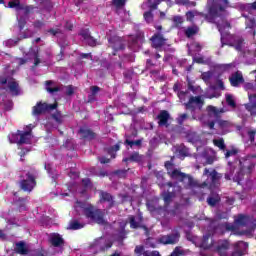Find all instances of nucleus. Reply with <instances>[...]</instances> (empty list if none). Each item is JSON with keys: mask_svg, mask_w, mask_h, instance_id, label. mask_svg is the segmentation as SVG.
I'll return each instance as SVG.
<instances>
[{"mask_svg": "<svg viewBox=\"0 0 256 256\" xmlns=\"http://www.w3.org/2000/svg\"><path fill=\"white\" fill-rule=\"evenodd\" d=\"M30 152H31V149L22 148L21 151L19 152L20 161H25V159H24L25 155H27Z\"/></svg>", "mask_w": 256, "mask_h": 256, "instance_id": "4d7b16f0", "label": "nucleus"}, {"mask_svg": "<svg viewBox=\"0 0 256 256\" xmlns=\"http://www.w3.org/2000/svg\"><path fill=\"white\" fill-rule=\"evenodd\" d=\"M180 237L181 234H179V232H175L168 235H162L157 241L161 245H176V243H179Z\"/></svg>", "mask_w": 256, "mask_h": 256, "instance_id": "39448f33", "label": "nucleus"}, {"mask_svg": "<svg viewBox=\"0 0 256 256\" xmlns=\"http://www.w3.org/2000/svg\"><path fill=\"white\" fill-rule=\"evenodd\" d=\"M96 245H99L100 251L102 253H105V251H109L111 247H113V242L110 240H104L103 238H100L96 241Z\"/></svg>", "mask_w": 256, "mask_h": 256, "instance_id": "6ab92c4d", "label": "nucleus"}, {"mask_svg": "<svg viewBox=\"0 0 256 256\" xmlns=\"http://www.w3.org/2000/svg\"><path fill=\"white\" fill-rule=\"evenodd\" d=\"M222 229L225 231H231V233H237V226L231 223H223L221 224Z\"/></svg>", "mask_w": 256, "mask_h": 256, "instance_id": "a19ab883", "label": "nucleus"}, {"mask_svg": "<svg viewBox=\"0 0 256 256\" xmlns=\"http://www.w3.org/2000/svg\"><path fill=\"white\" fill-rule=\"evenodd\" d=\"M83 227H85V224L80 223L78 220H71L67 229H70V231H77L83 229Z\"/></svg>", "mask_w": 256, "mask_h": 256, "instance_id": "cd10ccee", "label": "nucleus"}, {"mask_svg": "<svg viewBox=\"0 0 256 256\" xmlns=\"http://www.w3.org/2000/svg\"><path fill=\"white\" fill-rule=\"evenodd\" d=\"M203 176L204 177H210V181L212 183V185H215L217 183H219V181L221 180V178L223 177L222 174H219L217 172V170H213V171H209L208 168H205L203 171Z\"/></svg>", "mask_w": 256, "mask_h": 256, "instance_id": "2eb2a0df", "label": "nucleus"}, {"mask_svg": "<svg viewBox=\"0 0 256 256\" xmlns=\"http://www.w3.org/2000/svg\"><path fill=\"white\" fill-rule=\"evenodd\" d=\"M156 119L158 120V126L159 127H169V120L171 119V114H169V111L162 110L160 113L156 116Z\"/></svg>", "mask_w": 256, "mask_h": 256, "instance_id": "9b49d317", "label": "nucleus"}, {"mask_svg": "<svg viewBox=\"0 0 256 256\" xmlns=\"http://www.w3.org/2000/svg\"><path fill=\"white\" fill-rule=\"evenodd\" d=\"M46 171L49 173L50 177H52V181H55L58 177L57 174H53V169H51V165L45 166Z\"/></svg>", "mask_w": 256, "mask_h": 256, "instance_id": "bf43d9fd", "label": "nucleus"}, {"mask_svg": "<svg viewBox=\"0 0 256 256\" xmlns=\"http://www.w3.org/2000/svg\"><path fill=\"white\" fill-rule=\"evenodd\" d=\"M99 202L100 203H108L107 209H113L115 205H117V202L115 201V196L113 194L100 190L99 191Z\"/></svg>", "mask_w": 256, "mask_h": 256, "instance_id": "423d86ee", "label": "nucleus"}, {"mask_svg": "<svg viewBox=\"0 0 256 256\" xmlns=\"http://www.w3.org/2000/svg\"><path fill=\"white\" fill-rule=\"evenodd\" d=\"M234 221L236 225H239L240 227H247V225L251 223V217L244 214H239Z\"/></svg>", "mask_w": 256, "mask_h": 256, "instance_id": "412c9836", "label": "nucleus"}, {"mask_svg": "<svg viewBox=\"0 0 256 256\" xmlns=\"http://www.w3.org/2000/svg\"><path fill=\"white\" fill-rule=\"evenodd\" d=\"M129 223H130L131 229H139V222H137V220H135V216L129 217Z\"/></svg>", "mask_w": 256, "mask_h": 256, "instance_id": "09e8293b", "label": "nucleus"}, {"mask_svg": "<svg viewBox=\"0 0 256 256\" xmlns=\"http://www.w3.org/2000/svg\"><path fill=\"white\" fill-rule=\"evenodd\" d=\"M180 157H189V148L185 145H180L177 149Z\"/></svg>", "mask_w": 256, "mask_h": 256, "instance_id": "4c0bfd02", "label": "nucleus"}, {"mask_svg": "<svg viewBox=\"0 0 256 256\" xmlns=\"http://www.w3.org/2000/svg\"><path fill=\"white\" fill-rule=\"evenodd\" d=\"M121 150V141L115 144L114 146H110L105 149L106 153L110 155L111 159H115L117 157V151Z\"/></svg>", "mask_w": 256, "mask_h": 256, "instance_id": "393cba45", "label": "nucleus"}, {"mask_svg": "<svg viewBox=\"0 0 256 256\" xmlns=\"http://www.w3.org/2000/svg\"><path fill=\"white\" fill-rule=\"evenodd\" d=\"M229 47H234V49H236V51H243V39H238L236 41V44H228Z\"/></svg>", "mask_w": 256, "mask_h": 256, "instance_id": "a18cd8bd", "label": "nucleus"}, {"mask_svg": "<svg viewBox=\"0 0 256 256\" xmlns=\"http://www.w3.org/2000/svg\"><path fill=\"white\" fill-rule=\"evenodd\" d=\"M229 82L231 87H239V85L245 83V78H243V73H241L240 71L233 73L229 77Z\"/></svg>", "mask_w": 256, "mask_h": 256, "instance_id": "4468645a", "label": "nucleus"}, {"mask_svg": "<svg viewBox=\"0 0 256 256\" xmlns=\"http://www.w3.org/2000/svg\"><path fill=\"white\" fill-rule=\"evenodd\" d=\"M108 43L111 49H113L112 55L114 56L117 55L118 51H123V49H125V44H123V40L119 36H111L108 39Z\"/></svg>", "mask_w": 256, "mask_h": 256, "instance_id": "0eeeda50", "label": "nucleus"}, {"mask_svg": "<svg viewBox=\"0 0 256 256\" xmlns=\"http://www.w3.org/2000/svg\"><path fill=\"white\" fill-rule=\"evenodd\" d=\"M39 177V172L35 168H31L28 171H24L19 175V180L17 185L20 191L24 193H31L33 189L37 187V179Z\"/></svg>", "mask_w": 256, "mask_h": 256, "instance_id": "f257e3e1", "label": "nucleus"}, {"mask_svg": "<svg viewBox=\"0 0 256 256\" xmlns=\"http://www.w3.org/2000/svg\"><path fill=\"white\" fill-rule=\"evenodd\" d=\"M195 105H203V99H201V96H191L189 101L185 103L186 109H195L193 104Z\"/></svg>", "mask_w": 256, "mask_h": 256, "instance_id": "b1692460", "label": "nucleus"}, {"mask_svg": "<svg viewBox=\"0 0 256 256\" xmlns=\"http://www.w3.org/2000/svg\"><path fill=\"white\" fill-rule=\"evenodd\" d=\"M14 252L17 253V255H29V248L27 247L25 241L17 242Z\"/></svg>", "mask_w": 256, "mask_h": 256, "instance_id": "f3484780", "label": "nucleus"}, {"mask_svg": "<svg viewBox=\"0 0 256 256\" xmlns=\"http://www.w3.org/2000/svg\"><path fill=\"white\" fill-rule=\"evenodd\" d=\"M134 253L136 256H161V253L157 250H145V246L137 245L134 249Z\"/></svg>", "mask_w": 256, "mask_h": 256, "instance_id": "f8f14e48", "label": "nucleus"}, {"mask_svg": "<svg viewBox=\"0 0 256 256\" xmlns=\"http://www.w3.org/2000/svg\"><path fill=\"white\" fill-rule=\"evenodd\" d=\"M19 139H21V130H18L17 133L12 134L11 143H16L17 145H21L19 144Z\"/></svg>", "mask_w": 256, "mask_h": 256, "instance_id": "de8ad7c7", "label": "nucleus"}, {"mask_svg": "<svg viewBox=\"0 0 256 256\" xmlns=\"http://www.w3.org/2000/svg\"><path fill=\"white\" fill-rule=\"evenodd\" d=\"M247 135L250 143H255L256 130L255 129L248 130Z\"/></svg>", "mask_w": 256, "mask_h": 256, "instance_id": "8fccbe9b", "label": "nucleus"}, {"mask_svg": "<svg viewBox=\"0 0 256 256\" xmlns=\"http://www.w3.org/2000/svg\"><path fill=\"white\" fill-rule=\"evenodd\" d=\"M28 20L29 18H27V16H23L21 14L17 17L19 31H23L25 29Z\"/></svg>", "mask_w": 256, "mask_h": 256, "instance_id": "c756f323", "label": "nucleus"}, {"mask_svg": "<svg viewBox=\"0 0 256 256\" xmlns=\"http://www.w3.org/2000/svg\"><path fill=\"white\" fill-rule=\"evenodd\" d=\"M129 171V169H119L116 170V175L120 178V179H125V177H127V172Z\"/></svg>", "mask_w": 256, "mask_h": 256, "instance_id": "603ef678", "label": "nucleus"}, {"mask_svg": "<svg viewBox=\"0 0 256 256\" xmlns=\"http://www.w3.org/2000/svg\"><path fill=\"white\" fill-rule=\"evenodd\" d=\"M199 31V26H197V24H193L192 26H188L184 30V35L185 37H187V39H191V37H195V35H198Z\"/></svg>", "mask_w": 256, "mask_h": 256, "instance_id": "aec40b11", "label": "nucleus"}, {"mask_svg": "<svg viewBox=\"0 0 256 256\" xmlns=\"http://www.w3.org/2000/svg\"><path fill=\"white\" fill-rule=\"evenodd\" d=\"M180 183H183L184 189H195V187H199V182L193 179L189 174H184V177H182Z\"/></svg>", "mask_w": 256, "mask_h": 256, "instance_id": "ddd939ff", "label": "nucleus"}, {"mask_svg": "<svg viewBox=\"0 0 256 256\" xmlns=\"http://www.w3.org/2000/svg\"><path fill=\"white\" fill-rule=\"evenodd\" d=\"M115 239L117 243H123V241L127 239V230H125V226H122L120 230L117 231V234L115 235Z\"/></svg>", "mask_w": 256, "mask_h": 256, "instance_id": "bb28decb", "label": "nucleus"}, {"mask_svg": "<svg viewBox=\"0 0 256 256\" xmlns=\"http://www.w3.org/2000/svg\"><path fill=\"white\" fill-rule=\"evenodd\" d=\"M223 5L213 4L209 8V13L212 17H221V13L225 12V8L229 7V0H222Z\"/></svg>", "mask_w": 256, "mask_h": 256, "instance_id": "9d476101", "label": "nucleus"}, {"mask_svg": "<svg viewBox=\"0 0 256 256\" xmlns=\"http://www.w3.org/2000/svg\"><path fill=\"white\" fill-rule=\"evenodd\" d=\"M34 29H43L45 27V21L43 20H36L33 22Z\"/></svg>", "mask_w": 256, "mask_h": 256, "instance_id": "5fc2aeb1", "label": "nucleus"}, {"mask_svg": "<svg viewBox=\"0 0 256 256\" xmlns=\"http://www.w3.org/2000/svg\"><path fill=\"white\" fill-rule=\"evenodd\" d=\"M31 143V128L27 131H20L19 145H29Z\"/></svg>", "mask_w": 256, "mask_h": 256, "instance_id": "4be33fe9", "label": "nucleus"}, {"mask_svg": "<svg viewBox=\"0 0 256 256\" xmlns=\"http://www.w3.org/2000/svg\"><path fill=\"white\" fill-rule=\"evenodd\" d=\"M33 9H34L33 6H26V7L23 6V9L21 11H24V13L21 15L25 16L29 19V13H31V11H33Z\"/></svg>", "mask_w": 256, "mask_h": 256, "instance_id": "13d9d810", "label": "nucleus"}, {"mask_svg": "<svg viewBox=\"0 0 256 256\" xmlns=\"http://www.w3.org/2000/svg\"><path fill=\"white\" fill-rule=\"evenodd\" d=\"M207 203L210 207H215V205H217V199L215 197H208Z\"/></svg>", "mask_w": 256, "mask_h": 256, "instance_id": "0e129e2a", "label": "nucleus"}, {"mask_svg": "<svg viewBox=\"0 0 256 256\" xmlns=\"http://www.w3.org/2000/svg\"><path fill=\"white\" fill-rule=\"evenodd\" d=\"M86 42L89 45V47H96L97 46V40L93 36H90L89 38H87Z\"/></svg>", "mask_w": 256, "mask_h": 256, "instance_id": "052dcab7", "label": "nucleus"}, {"mask_svg": "<svg viewBox=\"0 0 256 256\" xmlns=\"http://www.w3.org/2000/svg\"><path fill=\"white\" fill-rule=\"evenodd\" d=\"M213 144L215 145V147H219L221 151H225V149H227V146L225 145V140H223V138L214 139Z\"/></svg>", "mask_w": 256, "mask_h": 256, "instance_id": "58836bf2", "label": "nucleus"}, {"mask_svg": "<svg viewBox=\"0 0 256 256\" xmlns=\"http://www.w3.org/2000/svg\"><path fill=\"white\" fill-rule=\"evenodd\" d=\"M168 175L171 177V179H176L177 181L181 182V179L185 177V173L181 172L179 169H174L171 172H168Z\"/></svg>", "mask_w": 256, "mask_h": 256, "instance_id": "c85d7f7f", "label": "nucleus"}, {"mask_svg": "<svg viewBox=\"0 0 256 256\" xmlns=\"http://www.w3.org/2000/svg\"><path fill=\"white\" fill-rule=\"evenodd\" d=\"M175 197V193L173 192H165L163 194V199H164V203L165 205H170L171 201H173V198Z\"/></svg>", "mask_w": 256, "mask_h": 256, "instance_id": "c9c22d12", "label": "nucleus"}, {"mask_svg": "<svg viewBox=\"0 0 256 256\" xmlns=\"http://www.w3.org/2000/svg\"><path fill=\"white\" fill-rule=\"evenodd\" d=\"M194 19H195V12H193V11L186 12V21L193 23Z\"/></svg>", "mask_w": 256, "mask_h": 256, "instance_id": "e2e57ef3", "label": "nucleus"}, {"mask_svg": "<svg viewBox=\"0 0 256 256\" xmlns=\"http://www.w3.org/2000/svg\"><path fill=\"white\" fill-rule=\"evenodd\" d=\"M206 111L209 117H212V115L215 117L216 123L218 124L220 129H227V127H229V121L221 119V113L225 112L223 111V109H219L213 105H209L207 106Z\"/></svg>", "mask_w": 256, "mask_h": 256, "instance_id": "7ed1b4c3", "label": "nucleus"}, {"mask_svg": "<svg viewBox=\"0 0 256 256\" xmlns=\"http://www.w3.org/2000/svg\"><path fill=\"white\" fill-rule=\"evenodd\" d=\"M163 1L165 0H148V7H150V9H158Z\"/></svg>", "mask_w": 256, "mask_h": 256, "instance_id": "37998d69", "label": "nucleus"}, {"mask_svg": "<svg viewBox=\"0 0 256 256\" xmlns=\"http://www.w3.org/2000/svg\"><path fill=\"white\" fill-rule=\"evenodd\" d=\"M79 35H81V37H83L84 41H87V39H89V37H91V32L89 31V29H82L80 31Z\"/></svg>", "mask_w": 256, "mask_h": 256, "instance_id": "864d4df0", "label": "nucleus"}, {"mask_svg": "<svg viewBox=\"0 0 256 256\" xmlns=\"http://www.w3.org/2000/svg\"><path fill=\"white\" fill-rule=\"evenodd\" d=\"M77 204L82 209V213L86 219L97 223V225H105V210L97 208L93 204H83L77 201Z\"/></svg>", "mask_w": 256, "mask_h": 256, "instance_id": "f03ea898", "label": "nucleus"}, {"mask_svg": "<svg viewBox=\"0 0 256 256\" xmlns=\"http://www.w3.org/2000/svg\"><path fill=\"white\" fill-rule=\"evenodd\" d=\"M214 251L221 256L227 255V251H229V241L227 240L218 241V244L215 246Z\"/></svg>", "mask_w": 256, "mask_h": 256, "instance_id": "dca6fc26", "label": "nucleus"}, {"mask_svg": "<svg viewBox=\"0 0 256 256\" xmlns=\"http://www.w3.org/2000/svg\"><path fill=\"white\" fill-rule=\"evenodd\" d=\"M150 41L153 49H158L159 51H161V48L165 46V43H167V38H165L163 34L158 32L150 38Z\"/></svg>", "mask_w": 256, "mask_h": 256, "instance_id": "6e6552de", "label": "nucleus"}, {"mask_svg": "<svg viewBox=\"0 0 256 256\" xmlns=\"http://www.w3.org/2000/svg\"><path fill=\"white\" fill-rule=\"evenodd\" d=\"M50 243L53 247H61V245H65V240L59 235V233H54L50 237Z\"/></svg>", "mask_w": 256, "mask_h": 256, "instance_id": "5701e85b", "label": "nucleus"}, {"mask_svg": "<svg viewBox=\"0 0 256 256\" xmlns=\"http://www.w3.org/2000/svg\"><path fill=\"white\" fill-rule=\"evenodd\" d=\"M58 104H48L46 102H37L36 105L32 108V115L39 117V115H43L47 113V111H54L57 109Z\"/></svg>", "mask_w": 256, "mask_h": 256, "instance_id": "20e7f679", "label": "nucleus"}, {"mask_svg": "<svg viewBox=\"0 0 256 256\" xmlns=\"http://www.w3.org/2000/svg\"><path fill=\"white\" fill-rule=\"evenodd\" d=\"M8 89L12 95L15 97L21 95V88H19V82L14 79L8 81Z\"/></svg>", "mask_w": 256, "mask_h": 256, "instance_id": "a211bd4d", "label": "nucleus"}, {"mask_svg": "<svg viewBox=\"0 0 256 256\" xmlns=\"http://www.w3.org/2000/svg\"><path fill=\"white\" fill-rule=\"evenodd\" d=\"M246 20V29H255L256 27V19L255 18H249L247 15H243Z\"/></svg>", "mask_w": 256, "mask_h": 256, "instance_id": "f704fd0d", "label": "nucleus"}, {"mask_svg": "<svg viewBox=\"0 0 256 256\" xmlns=\"http://www.w3.org/2000/svg\"><path fill=\"white\" fill-rule=\"evenodd\" d=\"M226 103L228 107H232V109L237 107V102H235V98H233L231 94H226Z\"/></svg>", "mask_w": 256, "mask_h": 256, "instance_id": "ea45409f", "label": "nucleus"}, {"mask_svg": "<svg viewBox=\"0 0 256 256\" xmlns=\"http://www.w3.org/2000/svg\"><path fill=\"white\" fill-rule=\"evenodd\" d=\"M172 21L176 25H183L184 23L183 16H174Z\"/></svg>", "mask_w": 256, "mask_h": 256, "instance_id": "680f3d73", "label": "nucleus"}, {"mask_svg": "<svg viewBox=\"0 0 256 256\" xmlns=\"http://www.w3.org/2000/svg\"><path fill=\"white\" fill-rule=\"evenodd\" d=\"M124 145H129V147L133 148L134 145H136V147H141V145H143V140L141 139H138V140H129V139H126L124 141Z\"/></svg>", "mask_w": 256, "mask_h": 256, "instance_id": "e433bc0d", "label": "nucleus"}, {"mask_svg": "<svg viewBox=\"0 0 256 256\" xmlns=\"http://www.w3.org/2000/svg\"><path fill=\"white\" fill-rule=\"evenodd\" d=\"M245 91L255 92L256 91V83L255 82H246L244 84Z\"/></svg>", "mask_w": 256, "mask_h": 256, "instance_id": "c03bdc74", "label": "nucleus"}, {"mask_svg": "<svg viewBox=\"0 0 256 256\" xmlns=\"http://www.w3.org/2000/svg\"><path fill=\"white\" fill-rule=\"evenodd\" d=\"M154 175L156 177V184L160 189H163L165 187V172L163 171H156L154 172Z\"/></svg>", "mask_w": 256, "mask_h": 256, "instance_id": "a878e982", "label": "nucleus"}, {"mask_svg": "<svg viewBox=\"0 0 256 256\" xmlns=\"http://www.w3.org/2000/svg\"><path fill=\"white\" fill-rule=\"evenodd\" d=\"M130 163H141L143 161V156L139 152H133L130 156Z\"/></svg>", "mask_w": 256, "mask_h": 256, "instance_id": "2f4dec72", "label": "nucleus"}, {"mask_svg": "<svg viewBox=\"0 0 256 256\" xmlns=\"http://www.w3.org/2000/svg\"><path fill=\"white\" fill-rule=\"evenodd\" d=\"M164 167L165 169L168 171V173H171V171H173V162L171 161H166L164 163Z\"/></svg>", "mask_w": 256, "mask_h": 256, "instance_id": "69168bd1", "label": "nucleus"}, {"mask_svg": "<svg viewBox=\"0 0 256 256\" xmlns=\"http://www.w3.org/2000/svg\"><path fill=\"white\" fill-rule=\"evenodd\" d=\"M183 255V251H181V248L179 246L175 247L173 252L170 254V256H179Z\"/></svg>", "mask_w": 256, "mask_h": 256, "instance_id": "338daca9", "label": "nucleus"}, {"mask_svg": "<svg viewBox=\"0 0 256 256\" xmlns=\"http://www.w3.org/2000/svg\"><path fill=\"white\" fill-rule=\"evenodd\" d=\"M149 11L144 12V19L147 23H153V11H157V9H151V7H148Z\"/></svg>", "mask_w": 256, "mask_h": 256, "instance_id": "473e14b6", "label": "nucleus"}, {"mask_svg": "<svg viewBox=\"0 0 256 256\" xmlns=\"http://www.w3.org/2000/svg\"><path fill=\"white\" fill-rule=\"evenodd\" d=\"M127 0H112V5L116 7V9H121L125 7Z\"/></svg>", "mask_w": 256, "mask_h": 256, "instance_id": "49530a36", "label": "nucleus"}, {"mask_svg": "<svg viewBox=\"0 0 256 256\" xmlns=\"http://www.w3.org/2000/svg\"><path fill=\"white\" fill-rule=\"evenodd\" d=\"M244 11H246V13H249L250 15H253V12H256V1L246 4L244 7Z\"/></svg>", "mask_w": 256, "mask_h": 256, "instance_id": "79ce46f5", "label": "nucleus"}, {"mask_svg": "<svg viewBox=\"0 0 256 256\" xmlns=\"http://www.w3.org/2000/svg\"><path fill=\"white\" fill-rule=\"evenodd\" d=\"M78 133L80 135V139H84V141H94V139H97V133L87 126L80 127Z\"/></svg>", "mask_w": 256, "mask_h": 256, "instance_id": "1a4fd4ad", "label": "nucleus"}, {"mask_svg": "<svg viewBox=\"0 0 256 256\" xmlns=\"http://www.w3.org/2000/svg\"><path fill=\"white\" fill-rule=\"evenodd\" d=\"M8 7L10 9H17V11H20L23 9V5L21 4V0H11L8 2Z\"/></svg>", "mask_w": 256, "mask_h": 256, "instance_id": "7c9ffc66", "label": "nucleus"}, {"mask_svg": "<svg viewBox=\"0 0 256 256\" xmlns=\"http://www.w3.org/2000/svg\"><path fill=\"white\" fill-rule=\"evenodd\" d=\"M41 63V58H39V52H34V67H37Z\"/></svg>", "mask_w": 256, "mask_h": 256, "instance_id": "774afa93", "label": "nucleus"}, {"mask_svg": "<svg viewBox=\"0 0 256 256\" xmlns=\"http://www.w3.org/2000/svg\"><path fill=\"white\" fill-rule=\"evenodd\" d=\"M50 85H53V81H46V91H48V93H59V91H61V88H59V86L50 87Z\"/></svg>", "mask_w": 256, "mask_h": 256, "instance_id": "72a5a7b5", "label": "nucleus"}, {"mask_svg": "<svg viewBox=\"0 0 256 256\" xmlns=\"http://www.w3.org/2000/svg\"><path fill=\"white\" fill-rule=\"evenodd\" d=\"M41 5H43L44 9L48 12H51V9H53V2L51 1H43Z\"/></svg>", "mask_w": 256, "mask_h": 256, "instance_id": "6e6d98bb", "label": "nucleus"}, {"mask_svg": "<svg viewBox=\"0 0 256 256\" xmlns=\"http://www.w3.org/2000/svg\"><path fill=\"white\" fill-rule=\"evenodd\" d=\"M239 153V149L232 148L231 150H227L225 153V158L229 159V157H233V155H237Z\"/></svg>", "mask_w": 256, "mask_h": 256, "instance_id": "3c124183", "label": "nucleus"}]
</instances>
